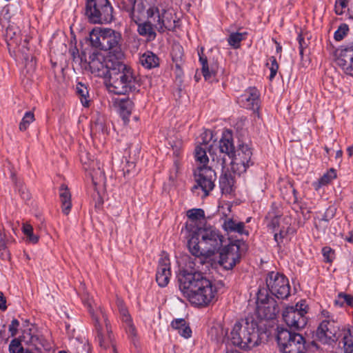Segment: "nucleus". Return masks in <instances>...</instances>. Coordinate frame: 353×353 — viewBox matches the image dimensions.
I'll return each mask as SVG.
<instances>
[{
    "mask_svg": "<svg viewBox=\"0 0 353 353\" xmlns=\"http://www.w3.org/2000/svg\"><path fill=\"white\" fill-rule=\"evenodd\" d=\"M200 270H181L178 276L179 289L192 305L205 307L214 299L216 290Z\"/></svg>",
    "mask_w": 353,
    "mask_h": 353,
    "instance_id": "obj_1",
    "label": "nucleus"
},
{
    "mask_svg": "<svg viewBox=\"0 0 353 353\" xmlns=\"http://www.w3.org/2000/svg\"><path fill=\"white\" fill-rule=\"evenodd\" d=\"M5 39L10 54L17 60L24 63L27 74L30 77H32L36 68V61L27 47L28 39L26 37L23 40L19 28L14 25H10L6 30Z\"/></svg>",
    "mask_w": 353,
    "mask_h": 353,
    "instance_id": "obj_2",
    "label": "nucleus"
},
{
    "mask_svg": "<svg viewBox=\"0 0 353 353\" xmlns=\"http://www.w3.org/2000/svg\"><path fill=\"white\" fill-rule=\"evenodd\" d=\"M120 59L112 70L105 84L110 92L115 94H126L137 89V80L133 70Z\"/></svg>",
    "mask_w": 353,
    "mask_h": 353,
    "instance_id": "obj_3",
    "label": "nucleus"
},
{
    "mask_svg": "<svg viewBox=\"0 0 353 353\" xmlns=\"http://www.w3.org/2000/svg\"><path fill=\"white\" fill-rule=\"evenodd\" d=\"M231 343L243 350H250L260 343L258 325L252 317L234 324L229 336Z\"/></svg>",
    "mask_w": 353,
    "mask_h": 353,
    "instance_id": "obj_4",
    "label": "nucleus"
},
{
    "mask_svg": "<svg viewBox=\"0 0 353 353\" xmlns=\"http://www.w3.org/2000/svg\"><path fill=\"white\" fill-rule=\"evenodd\" d=\"M228 245L220 250L219 264L225 270H230L240 262L242 254L248 250V245L242 239L228 238Z\"/></svg>",
    "mask_w": 353,
    "mask_h": 353,
    "instance_id": "obj_5",
    "label": "nucleus"
},
{
    "mask_svg": "<svg viewBox=\"0 0 353 353\" xmlns=\"http://www.w3.org/2000/svg\"><path fill=\"white\" fill-rule=\"evenodd\" d=\"M85 14L92 23H107L113 20V8L108 0H88Z\"/></svg>",
    "mask_w": 353,
    "mask_h": 353,
    "instance_id": "obj_6",
    "label": "nucleus"
},
{
    "mask_svg": "<svg viewBox=\"0 0 353 353\" xmlns=\"http://www.w3.org/2000/svg\"><path fill=\"white\" fill-rule=\"evenodd\" d=\"M276 341L283 353H305V339L300 334L285 328H278Z\"/></svg>",
    "mask_w": 353,
    "mask_h": 353,
    "instance_id": "obj_7",
    "label": "nucleus"
},
{
    "mask_svg": "<svg viewBox=\"0 0 353 353\" xmlns=\"http://www.w3.org/2000/svg\"><path fill=\"white\" fill-rule=\"evenodd\" d=\"M123 57V54L121 52H119L118 55L110 52L107 57L100 53H93L90 57V70L94 75L107 79L110 74V70L114 68L116 63Z\"/></svg>",
    "mask_w": 353,
    "mask_h": 353,
    "instance_id": "obj_8",
    "label": "nucleus"
},
{
    "mask_svg": "<svg viewBox=\"0 0 353 353\" xmlns=\"http://www.w3.org/2000/svg\"><path fill=\"white\" fill-rule=\"evenodd\" d=\"M188 248L194 256V259L191 261V258L188 262L189 267L192 270H204L201 266L205 265L206 268H209L210 259L207 252L203 250V246L201 244V238L197 234V230L188 232Z\"/></svg>",
    "mask_w": 353,
    "mask_h": 353,
    "instance_id": "obj_9",
    "label": "nucleus"
},
{
    "mask_svg": "<svg viewBox=\"0 0 353 353\" xmlns=\"http://www.w3.org/2000/svg\"><path fill=\"white\" fill-rule=\"evenodd\" d=\"M323 314L327 318L322 321L316 330V338L323 344L332 345L340 339L341 329L340 323L323 311Z\"/></svg>",
    "mask_w": 353,
    "mask_h": 353,
    "instance_id": "obj_10",
    "label": "nucleus"
},
{
    "mask_svg": "<svg viewBox=\"0 0 353 353\" xmlns=\"http://www.w3.org/2000/svg\"><path fill=\"white\" fill-rule=\"evenodd\" d=\"M197 234L201 238V244L209 258L223 246L224 236L213 227L197 228Z\"/></svg>",
    "mask_w": 353,
    "mask_h": 353,
    "instance_id": "obj_11",
    "label": "nucleus"
},
{
    "mask_svg": "<svg viewBox=\"0 0 353 353\" xmlns=\"http://www.w3.org/2000/svg\"><path fill=\"white\" fill-rule=\"evenodd\" d=\"M308 307L305 301H301L294 306H288L283 311L282 316L284 321L291 328L296 330L303 328L307 321L306 314Z\"/></svg>",
    "mask_w": 353,
    "mask_h": 353,
    "instance_id": "obj_12",
    "label": "nucleus"
},
{
    "mask_svg": "<svg viewBox=\"0 0 353 353\" xmlns=\"http://www.w3.org/2000/svg\"><path fill=\"white\" fill-rule=\"evenodd\" d=\"M265 283L268 290L279 299H285L290 295V285L288 278L278 272H270Z\"/></svg>",
    "mask_w": 353,
    "mask_h": 353,
    "instance_id": "obj_13",
    "label": "nucleus"
},
{
    "mask_svg": "<svg viewBox=\"0 0 353 353\" xmlns=\"http://www.w3.org/2000/svg\"><path fill=\"white\" fill-rule=\"evenodd\" d=\"M194 177L196 184L192 187V190L200 188L203 192V196L209 195L214 189V181L216 179L215 172L208 166H199L194 171Z\"/></svg>",
    "mask_w": 353,
    "mask_h": 353,
    "instance_id": "obj_14",
    "label": "nucleus"
},
{
    "mask_svg": "<svg viewBox=\"0 0 353 353\" xmlns=\"http://www.w3.org/2000/svg\"><path fill=\"white\" fill-rule=\"evenodd\" d=\"M21 341L28 346L26 350H30L32 352L43 353V352L51 349L50 343L39 333L33 325L23 330Z\"/></svg>",
    "mask_w": 353,
    "mask_h": 353,
    "instance_id": "obj_15",
    "label": "nucleus"
},
{
    "mask_svg": "<svg viewBox=\"0 0 353 353\" xmlns=\"http://www.w3.org/2000/svg\"><path fill=\"white\" fill-rule=\"evenodd\" d=\"M252 156V150L248 145L239 144L231 158V168L233 172L239 175L245 172L247 169L253 165Z\"/></svg>",
    "mask_w": 353,
    "mask_h": 353,
    "instance_id": "obj_16",
    "label": "nucleus"
},
{
    "mask_svg": "<svg viewBox=\"0 0 353 353\" xmlns=\"http://www.w3.org/2000/svg\"><path fill=\"white\" fill-rule=\"evenodd\" d=\"M256 303V314L260 319H274L279 312V307L276 301L268 295L263 297L261 291L259 292Z\"/></svg>",
    "mask_w": 353,
    "mask_h": 353,
    "instance_id": "obj_17",
    "label": "nucleus"
},
{
    "mask_svg": "<svg viewBox=\"0 0 353 353\" xmlns=\"http://www.w3.org/2000/svg\"><path fill=\"white\" fill-rule=\"evenodd\" d=\"M156 14H158V25H156V28L159 32H164L165 30H172L175 28V18L174 17L173 10L166 5H159L156 7Z\"/></svg>",
    "mask_w": 353,
    "mask_h": 353,
    "instance_id": "obj_18",
    "label": "nucleus"
},
{
    "mask_svg": "<svg viewBox=\"0 0 353 353\" xmlns=\"http://www.w3.org/2000/svg\"><path fill=\"white\" fill-rule=\"evenodd\" d=\"M147 2L145 0H137L134 1L132 9L127 10L130 18L136 23L148 20L154 15V8L150 6L146 8Z\"/></svg>",
    "mask_w": 353,
    "mask_h": 353,
    "instance_id": "obj_19",
    "label": "nucleus"
},
{
    "mask_svg": "<svg viewBox=\"0 0 353 353\" xmlns=\"http://www.w3.org/2000/svg\"><path fill=\"white\" fill-rule=\"evenodd\" d=\"M171 276L170 261L169 256L162 252L158 262V270L156 273V282L163 288L168 285Z\"/></svg>",
    "mask_w": 353,
    "mask_h": 353,
    "instance_id": "obj_20",
    "label": "nucleus"
},
{
    "mask_svg": "<svg viewBox=\"0 0 353 353\" xmlns=\"http://www.w3.org/2000/svg\"><path fill=\"white\" fill-rule=\"evenodd\" d=\"M121 34L112 29H103L101 50H110V52L118 55L119 52V44Z\"/></svg>",
    "mask_w": 353,
    "mask_h": 353,
    "instance_id": "obj_21",
    "label": "nucleus"
},
{
    "mask_svg": "<svg viewBox=\"0 0 353 353\" xmlns=\"http://www.w3.org/2000/svg\"><path fill=\"white\" fill-rule=\"evenodd\" d=\"M336 64L344 72L353 77V49L345 48L336 52Z\"/></svg>",
    "mask_w": 353,
    "mask_h": 353,
    "instance_id": "obj_22",
    "label": "nucleus"
},
{
    "mask_svg": "<svg viewBox=\"0 0 353 353\" xmlns=\"http://www.w3.org/2000/svg\"><path fill=\"white\" fill-rule=\"evenodd\" d=\"M88 312L92 317L95 331L111 326L105 312L100 305L94 303V307L88 305Z\"/></svg>",
    "mask_w": 353,
    "mask_h": 353,
    "instance_id": "obj_23",
    "label": "nucleus"
},
{
    "mask_svg": "<svg viewBox=\"0 0 353 353\" xmlns=\"http://www.w3.org/2000/svg\"><path fill=\"white\" fill-rule=\"evenodd\" d=\"M166 139L173 150V154L176 157L174 160V167L176 174L180 169V161L179 158L181 155L183 146L181 137L180 134L176 133L174 130H172L169 131Z\"/></svg>",
    "mask_w": 353,
    "mask_h": 353,
    "instance_id": "obj_24",
    "label": "nucleus"
},
{
    "mask_svg": "<svg viewBox=\"0 0 353 353\" xmlns=\"http://www.w3.org/2000/svg\"><path fill=\"white\" fill-rule=\"evenodd\" d=\"M97 340L101 348L112 353H118L116 349L114 339L112 333L111 326L96 331Z\"/></svg>",
    "mask_w": 353,
    "mask_h": 353,
    "instance_id": "obj_25",
    "label": "nucleus"
},
{
    "mask_svg": "<svg viewBox=\"0 0 353 353\" xmlns=\"http://www.w3.org/2000/svg\"><path fill=\"white\" fill-rule=\"evenodd\" d=\"M117 305L121 314V319L125 324L126 332L128 334V336L132 340H134L137 336L136 328L132 323L131 316L130 315L128 310L123 303V301L122 299H117Z\"/></svg>",
    "mask_w": 353,
    "mask_h": 353,
    "instance_id": "obj_26",
    "label": "nucleus"
},
{
    "mask_svg": "<svg viewBox=\"0 0 353 353\" xmlns=\"http://www.w3.org/2000/svg\"><path fill=\"white\" fill-rule=\"evenodd\" d=\"M339 341L344 353L353 352V326L347 325L342 327Z\"/></svg>",
    "mask_w": 353,
    "mask_h": 353,
    "instance_id": "obj_27",
    "label": "nucleus"
},
{
    "mask_svg": "<svg viewBox=\"0 0 353 353\" xmlns=\"http://www.w3.org/2000/svg\"><path fill=\"white\" fill-rule=\"evenodd\" d=\"M223 228L229 234L237 233L240 235L249 236V232L245 228V223L238 221L232 218H226L223 223Z\"/></svg>",
    "mask_w": 353,
    "mask_h": 353,
    "instance_id": "obj_28",
    "label": "nucleus"
},
{
    "mask_svg": "<svg viewBox=\"0 0 353 353\" xmlns=\"http://www.w3.org/2000/svg\"><path fill=\"white\" fill-rule=\"evenodd\" d=\"M219 152L227 155L230 159L234 155L235 148L233 143L232 135L230 132H224L219 141Z\"/></svg>",
    "mask_w": 353,
    "mask_h": 353,
    "instance_id": "obj_29",
    "label": "nucleus"
},
{
    "mask_svg": "<svg viewBox=\"0 0 353 353\" xmlns=\"http://www.w3.org/2000/svg\"><path fill=\"white\" fill-rule=\"evenodd\" d=\"M187 216L189 221L185 224V230L187 232H192L199 228L194 225L197 221L205 218V213L202 209L194 208L187 211Z\"/></svg>",
    "mask_w": 353,
    "mask_h": 353,
    "instance_id": "obj_30",
    "label": "nucleus"
},
{
    "mask_svg": "<svg viewBox=\"0 0 353 353\" xmlns=\"http://www.w3.org/2000/svg\"><path fill=\"white\" fill-rule=\"evenodd\" d=\"M243 97L245 100L247 108L254 111L258 110L259 108V92L256 88H249Z\"/></svg>",
    "mask_w": 353,
    "mask_h": 353,
    "instance_id": "obj_31",
    "label": "nucleus"
},
{
    "mask_svg": "<svg viewBox=\"0 0 353 353\" xmlns=\"http://www.w3.org/2000/svg\"><path fill=\"white\" fill-rule=\"evenodd\" d=\"M234 176L229 170L223 171L219 179V185L223 193L230 194L234 186Z\"/></svg>",
    "mask_w": 353,
    "mask_h": 353,
    "instance_id": "obj_32",
    "label": "nucleus"
},
{
    "mask_svg": "<svg viewBox=\"0 0 353 353\" xmlns=\"http://www.w3.org/2000/svg\"><path fill=\"white\" fill-rule=\"evenodd\" d=\"M59 197L62 212L64 214L68 215L72 208V201L70 192L65 184H62L59 188Z\"/></svg>",
    "mask_w": 353,
    "mask_h": 353,
    "instance_id": "obj_33",
    "label": "nucleus"
},
{
    "mask_svg": "<svg viewBox=\"0 0 353 353\" xmlns=\"http://www.w3.org/2000/svg\"><path fill=\"white\" fill-rule=\"evenodd\" d=\"M203 48H201V50L198 52V54L199 56V61L202 65V74L205 80L210 81L212 77L215 76L216 72L212 68L210 70L208 59L203 54Z\"/></svg>",
    "mask_w": 353,
    "mask_h": 353,
    "instance_id": "obj_34",
    "label": "nucleus"
},
{
    "mask_svg": "<svg viewBox=\"0 0 353 353\" xmlns=\"http://www.w3.org/2000/svg\"><path fill=\"white\" fill-rule=\"evenodd\" d=\"M91 131L94 133L107 134L105 119L103 115L97 114L91 123Z\"/></svg>",
    "mask_w": 353,
    "mask_h": 353,
    "instance_id": "obj_35",
    "label": "nucleus"
},
{
    "mask_svg": "<svg viewBox=\"0 0 353 353\" xmlns=\"http://www.w3.org/2000/svg\"><path fill=\"white\" fill-rule=\"evenodd\" d=\"M137 31L141 36L148 38L154 37V30L152 23L148 20L142 21L138 23Z\"/></svg>",
    "mask_w": 353,
    "mask_h": 353,
    "instance_id": "obj_36",
    "label": "nucleus"
},
{
    "mask_svg": "<svg viewBox=\"0 0 353 353\" xmlns=\"http://www.w3.org/2000/svg\"><path fill=\"white\" fill-rule=\"evenodd\" d=\"M248 33L244 32H232L230 34L228 41L230 46L234 49H238L241 46V42L245 39Z\"/></svg>",
    "mask_w": 353,
    "mask_h": 353,
    "instance_id": "obj_37",
    "label": "nucleus"
},
{
    "mask_svg": "<svg viewBox=\"0 0 353 353\" xmlns=\"http://www.w3.org/2000/svg\"><path fill=\"white\" fill-rule=\"evenodd\" d=\"M171 55L173 62L175 63L176 67L179 68L183 61V47L179 44H174L172 46Z\"/></svg>",
    "mask_w": 353,
    "mask_h": 353,
    "instance_id": "obj_38",
    "label": "nucleus"
},
{
    "mask_svg": "<svg viewBox=\"0 0 353 353\" xmlns=\"http://www.w3.org/2000/svg\"><path fill=\"white\" fill-rule=\"evenodd\" d=\"M139 62L145 69H152L154 67V54L152 51H147L141 55Z\"/></svg>",
    "mask_w": 353,
    "mask_h": 353,
    "instance_id": "obj_39",
    "label": "nucleus"
},
{
    "mask_svg": "<svg viewBox=\"0 0 353 353\" xmlns=\"http://www.w3.org/2000/svg\"><path fill=\"white\" fill-rule=\"evenodd\" d=\"M133 103L132 101L127 100H121L119 103V111L120 114L123 117L124 120L128 119V117L130 115L132 110Z\"/></svg>",
    "mask_w": 353,
    "mask_h": 353,
    "instance_id": "obj_40",
    "label": "nucleus"
},
{
    "mask_svg": "<svg viewBox=\"0 0 353 353\" xmlns=\"http://www.w3.org/2000/svg\"><path fill=\"white\" fill-rule=\"evenodd\" d=\"M194 157L196 161L201 164L200 166H206V164L209 161L208 157L206 154L205 148H203L201 145L196 146Z\"/></svg>",
    "mask_w": 353,
    "mask_h": 353,
    "instance_id": "obj_41",
    "label": "nucleus"
},
{
    "mask_svg": "<svg viewBox=\"0 0 353 353\" xmlns=\"http://www.w3.org/2000/svg\"><path fill=\"white\" fill-rule=\"evenodd\" d=\"M76 92L80 97L81 102L84 107L89 106L88 90V88L81 83H78L76 88Z\"/></svg>",
    "mask_w": 353,
    "mask_h": 353,
    "instance_id": "obj_42",
    "label": "nucleus"
},
{
    "mask_svg": "<svg viewBox=\"0 0 353 353\" xmlns=\"http://www.w3.org/2000/svg\"><path fill=\"white\" fill-rule=\"evenodd\" d=\"M103 30H93L90 33V41L91 45L101 50Z\"/></svg>",
    "mask_w": 353,
    "mask_h": 353,
    "instance_id": "obj_43",
    "label": "nucleus"
},
{
    "mask_svg": "<svg viewBox=\"0 0 353 353\" xmlns=\"http://www.w3.org/2000/svg\"><path fill=\"white\" fill-rule=\"evenodd\" d=\"M335 304L343 307L345 304L353 307V296L345 292H340L335 300Z\"/></svg>",
    "mask_w": 353,
    "mask_h": 353,
    "instance_id": "obj_44",
    "label": "nucleus"
},
{
    "mask_svg": "<svg viewBox=\"0 0 353 353\" xmlns=\"http://www.w3.org/2000/svg\"><path fill=\"white\" fill-rule=\"evenodd\" d=\"M34 114L33 112H26L19 123V130L22 132L26 130L29 125L34 121Z\"/></svg>",
    "mask_w": 353,
    "mask_h": 353,
    "instance_id": "obj_45",
    "label": "nucleus"
},
{
    "mask_svg": "<svg viewBox=\"0 0 353 353\" xmlns=\"http://www.w3.org/2000/svg\"><path fill=\"white\" fill-rule=\"evenodd\" d=\"M11 179L12 182L15 184L16 188L19 191L21 198L24 200H28L30 198V194L26 187H23L21 183L17 181L15 173L12 172Z\"/></svg>",
    "mask_w": 353,
    "mask_h": 353,
    "instance_id": "obj_46",
    "label": "nucleus"
},
{
    "mask_svg": "<svg viewBox=\"0 0 353 353\" xmlns=\"http://www.w3.org/2000/svg\"><path fill=\"white\" fill-rule=\"evenodd\" d=\"M22 230L30 242L32 243H37L38 242L39 236L33 234V228L31 225L23 223Z\"/></svg>",
    "mask_w": 353,
    "mask_h": 353,
    "instance_id": "obj_47",
    "label": "nucleus"
},
{
    "mask_svg": "<svg viewBox=\"0 0 353 353\" xmlns=\"http://www.w3.org/2000/svg\"><path fill=\"white\" fill-rule=\"evenodd\" d=\"M336 177V170L333 168H331L329 171H327L320 178L319 181V185L316 188L317 189L321 185H325L328 184L332 179H335Z\"/></svg>",
    "mask_w": 353,
    "mask_h": 353,
    "instance_id": "obj_48",
    "label": "nucleus"
},
{
    "mask_svg": "<svg viewBox=\"0 0 353 353\" xmlns=\"http://www.w3.org/2000/svg\"><path fill=\"white\" fill-rule=\"evenodd\" d=\"M125 163L123 166V174L125 176L126 175H130L131 174H134L135 172V158H130L128 159L126 157Z\"/></svg>",
    "mask_w": 353,
    "mask_h": 353,
    "instance_id": "obj_49",
    "label": "nucleus"
},
{
    "mask_svg": "<svg viewBox=\"0 0 353 353\" xmlns=\"http://www.w3.org/2000/svg\"><path fill=\"white\" fill-rule=\"evenodd\" d=\"M8 240L6 235L0 231V258L5 259L9 257L8 251L6 249V244Z\"/></svg>",
    "mask_w": 353,
    "mask_h": 353,
    "instance_id": "obj_50",
    "label": "nucleus"
},
{
    "mask_svg": "<svg viewBox=\"0 0 353 353\" xmlns=\"http://www.w3.org/2000/svg\"><path fill=\"white\" fill-rule=\"evenodd\" d=\"M280 217L281 215L276 214L274 212H269L266 216V219L270 220L268 226L274 230L279 226Z\"/></svg>",
    "mask_w": 353,
    "mask_h": 353,
    "instance_id": "obj_51",
    "label": "nucleus"
},
{
    "mask_svg": "<svg viewBox=\"0 0 353 353\" xmlns=\"http://www.w3.org/2000/svg\"><path fill=\"white\" fill-rule=\"evenodd\" d=\"M349 31L348 26L346 23H342L339 26L337 30L334 32V37L336 41L342 40Z\"/></svg>",
    "mask_w": 353,
    "mask_h": 353,
    "instance_id": "obj_52",
    "label": "nucleus"
},
{
    "mask_svg": "<svg viewBox=\"0 0 353 353\" xmlns=\"http://www.w3.org/2000/svg\"><path fill=\"white\" fill-rule=\"evenodd\" d=\"M21 339L19 341L17 339L12 340L9 345V350L11 353H22L23 351H25L21 345Z\"/></svg>",
    "mask_w": 353,
    "mask_h": 353,
    "instance_id": "obj_53",
    "label": "nucleus"
},
{
    "mask_svg": "<svg viewBox=\"0 0 353 353\" xmlns=\"http://www.w3.org/2000/svg\"><path fill=\"white\" fill-rule=\"evenodd\" d=\"M209 334L210 335L212 341L219 342L222 340L225 333L222 328L212 327L210 329Z\"/></svg>",
    "mask_w": 353,
    "mask_h": 353,
    "instance_id": "obj_54",
    "label": "nucleus"
},
{
    "mask_svg": "<svg viewBox=\"0 0 353 353\" xmlns=\"http://www.w3.org/2000/svg\"><path fill=\"white\" fill-rule=\"evenodd\" d=\"M335 215V208L332 207L328 208L324 214L322 216L321 218H319V224H321V222L324 221L327 223L330 220L333 219V217Z\"/></svg>",
    "mask_w": 353,
    "mask_h": 353,
    "instance_id": "obj_55",
    "label": "nucleus"
},
{
    "mask_svg": "<svg viewBox=\"0 0 353 353\" xmlns=\"http://www.w3.org/2000/svg\"><path fill=\"white\" fill-rule=\"evenodd\" d=\"M269 61L270 62V66L269 67L270 70V74L269 79L270 81H272L277 73L279 69V64L274 57H270Z\"/></svg>",
    "mask_w": 353,
    "mask_h": 353,
    "instance_id": "obj_56",
    "label": "nucleus"
},
{
    "mask_svg": "<svg viewBox=\"0 0 353 353\" xmlns=\"http://www.w3.org/2000/svg\"><path fill=\"white\" fill-rule=\"evenodd\" d=\"M323 256L325 261L328 263H331L334 258V251L330 247H324L322 249Z\"/></svg>",
    "mask_w": 353,
    "mask_h": 353,
    "instance_id": "obj_57",
    "label": "nucleus"
},
{
    "mask_svg": "<svg viewBox=\"0 0 353 353\" xmlns=\"http://www.w3.org/2000/svg\"><path fill=\"white\" fill-rule=\"evenodd\" d=\"M347 6V0H336L335 2V12L338 15H341L344 12V9Z\"/></svg>",
    "mask_w": 353,
    "mask_h": 353,
    "instance_id": "obj_58",
    "label": "nucleus"
},
{
    "mask_svg": "<svg viewBox=\"0 0 353 353\" xmlns=\"http://www.w3.org/2000/svg\"><path fill=\"white\" fill-rule=\"evenodd\" d=\"M188 325L187 322L184 319H177L172 321L171 325L173 329L178 331H181L185 326Z\"/></svg>",
    "mask_w": 353,
    "mask_h": 353,
    "instance_id": "obj_59",
    "label": "nucleus"
},
{
    "mask_svg": "<svg viewBox=\"0 0 353 353\" xmlns=\"http://www.w3.org/2000/svg\"><path fill=\"white\" fill-rule=\"evenodd\" d=\"M81 299H82L83 303L84 304V305H85L87 307L88 309V305H90V304L91 305H92L93 307H94V303H96L92 299V298L90 296L89 294L87 292L83 293V294L81 296Z\"/></svg>",
    "mask_w": 353,
    "mask_h": 353,
    "instance_id": "obj_60",
    "label": "nucleus"
},
{
    "mask_svg": "<svg viewBox=\"0 0 353 353\" xmlns=\"http://www.w3.org/2000/svg\"><path fill=\"white\" fill-rule=\"evenodd\" d=\"M19 322L17 319H13L9 325L8 330L10 332L11 336H14L17 334Z\"/></svg>",
    "mask_w": 353,
    "mask_h": 353,
    "instance_id": "obj_61",
    "label": "nucleus"
},
{
    "mask_svg": "<svg viewBox=\"0 0 353 353\" xmlns=\"http://www.w3.org/2000/svg\"><path fill=\"white\" fill-rule=\"evenodd\" d=\"M212 134L210 130H205L201 134V139L202 140L201 144L207 145L212 139Z\"/></svg>",
    "mask_w": 353,
    "mask_h": 353,
    "instance_id": "obj_62",
    "label": "nucleus"
},
{
    "mask_svg": "<svg viewBox=\"0 0 353 353\" xmlns=\"http://www.w3.org/2000/svg\"><path fill=\"white\" fill-rule=\"evenodd\" d=\"M181 336L188 339L192 336V330L188 324L181 331L178 332Z\"/></svg>",
    "mask_w": 353,
    "mask_h": 353,
    "instance_id": "obj_63",
    "label": "nucleus"
},
{
    "mask_svg": "<svg viewBox=\"0 0 353 353\" xmlns=\"http://www.w3.org/2000/svg\"><path fill=\"white\" fill-rule=\"evenodd\" d=\"M6 300L3 294V292H0V310L4 311L7 309L6 306Z\"/></svg>",
    "mask_w": 353,
    "mask_h": 353,
    "instance_id": "obj_64",
    "label": "nucleus"
}]
</instances>
